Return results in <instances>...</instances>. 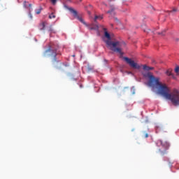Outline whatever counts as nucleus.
<instances>
[{"label": "nucleus", "instance_id": "obj_5", "mask_svg": "<svg viewBox=\"0 0 179 179\" xmlns=\"http://www.w3.org/2000/svg\"><path fill=\"white\" fill-rule=\"evenodd\" d=\"M64 6L65 9H67L68 10H69V12H71V13H73L74 17H77L78 20L83 23V24H85V26H86L87 27L89 26V24H87V23H86L85 20H83V18L78 15V11H76V10L72 8V7L68 6L66 4H64Z\"/></svg>", "mask_w": 179, "mask_h": 179}, {"label": "nucleus", "instance_id": "obj_27", "mask_svg": "<svg viewBox=\"0 0 179 179\" xmlns=\"http://www.w3.org/2000/svg\"><path fill=\"white\" fill-rule=\"evenodd\" d=\"M93 69L88 67V71H92Z\"/></svg>", "mask_w": 179, "mask_h": 179}, {"label": "nucleus", "instance_id": "obj_20", "mask_svg": "<svg viewBox=\"0 0 179 179\" xmlns=\"http://www.w3.org/2000/svg\"><path fill=\"white\" fill-rule=\"evenodd\" d=\"M143 134H144V138H149V134L148 133L144 131Z\"/></svg>", "mask_w": 179, "mask_h": 179}, {"label": "nucleus", "instance_id": "obj_25", "mask_svg": "<svg viewBox=\"0 0 179 179\" xmlns=\"http://www.w3.org/2000/svg\"><path fill=\"white\" fill-rule=\"evenodd\" d=\"M152 69H154L153 67H149V71H152Z\"/></svg>", "mask_w": 179, "mask_h": 179}, {"label": "nucleus", "instance_id": "obj_11", "mask_svg": "<svg viewBox=\"0 0 179 179\" xmlns=\"http://www.w3.org/2000/svg\"><path fill=\"white\" fill-rule=\"evenodd\" d=\"M39 30H44L45 29V22H41L38 25Z\"/></svg>", "mask_w": 179, "mask_h": 179}, {"label": "nucleus", "instance_id": "obj_32", "mask_svg": "<svg viewBox=\"0 0 179 179\" xmlns=\"http://www.w3.org/2000/svg\"><path fill=\"white\" fill-rule=\"evenodd\" d=\"M90 6H92V5H90Z\"/></svg>", "mask_w": 179, "mask_h": 179}, {"label": "nucleus", "instance_id": "obj_17", "mask_svg": "<svg viewBox=\"0 0 179 179\" xmlns=\"http://www.w3.org/2000/svg\"><path fill=\"white\" fill-rule=\"evenodd\" d=\"M43 8H39L38 10H36L35 12L36 13V15H40L41 13V10H42Z\"/></svg>", "mask_w": 179, "mask_h": 179}, {"label": "nucleus", "instance_id": "obj_29", "mask_svg": "<svg viewBox=\"0 0 179 179\" xmlns=\"http://www.w3.org/2000/svg\"><path fill=\"white\" fill-rule=\"evenodd\" d=\"M178 40H179L178 38H176V41H178Z\"/></svg>", "mask_w": 179, "mask_h": 179}, {"label": "nucleus", "instance_id": "obj_21", "mask_svg": "<svg viewBox=\"0 0 179 179\" xmlns=\"http://www.w3.org/2000/svg\"><path fill=\"white\" fill-rule=\"evenodd\" d=\"M52 2V5H55L57 3V0H50Z\"/></svg>", "mask_w": 179, "mask_h": 179}, {"label": "nucleus", "instance_id": "obj_31", "mask_svg": "<svg viewBox=\"0 0 179 179\" xmlns=\"http://www.w3.org/2000/svg\"><path fill=\"white\" fill-rule=\"evenodd\" d=\"M80 2H82V0H80Z\"/></svg>", "mask_w": 179, "mask_h": 179}, {"label": "nucleus", "instance_id": "obj_6", "mask_svg": "<svg viewBox=\"0 0 179 179\" xmlns=\"http://www.w3.org/2000/svg\"><path fill=\"white\" fill-rule=\"evenodd\" d=\"M124 61L131 66V68H134V69H141V66H139L137 63L135 62V61L131 60L129 57H123Z\"/></svg>", "mask_w": 179, "mask_h": 179}, {"label": "nucleus", "instance_id": "obj_14", "mask_svg": "<svg viewBox=\"0 0 179 179\" xmlns=\"http://www.w3.org/2000/svg\"><path fill=\"white\" fill-rule=\"evenodd\" d=\"M157 34H159L161 36H166V29H164V31H162L161 32H157Z\"/></svg>", "mask_w": 179, "mask_h": 179}, {"label": "nucleus", "instance_id": "obj_2", "mask_svg": "<svg viewBox=\"0 0 179 179\" xmlns=\"http://www.w3.org/2000/svg\"><path fill=\"white\" fill-rule=\"evenodd\" d=\"M58 50H59V46L57 43L51 42L48 45V48L43 52V57H50L52 66L56 69H59L62 65L61 53L58 52Z\"/></svg>", "mask_w": 179, "mask_h": 179}, {"label": "nucleus", "instance_id": "obj_26", "mask_svg": "<svg viewBox=\"0 0 179 179\" xmlns=\"http://www.w3.org/2000/svg\"><path fill=\"white\" fill-rule=\"evenodd\" d=\"M80 89H82L83 87V85L80 84Z\"/></svg>", "mask_w": 179, "mask_h": 179}, {"label": "nucleus", "instance_id": "obj_15", "mask_svg": "<svg viewBox=\"0 0 179 179\" xmlns=\"http://www.w3.org/2000/svg\"><path fill=\"white\" fill-rule=\"evenodd\" d=\"M149 68H150V66H147L146 64L143 66V69L144 71H149Z\"/></svg>", "mask_w": 179, "mask_h": 179}, {"label": "nucleus", "instance_id": "obj_9", "mask_svg": "<svg viewBox=\"0 0 179 179\" xmlns=\"http://www.w3.org/2000/svg\"><path fill=\"white\" fill-rule=\"evenodd\" d=\"M172 10L166 11L167 13H169V15H172L174 16L176 15V12H178V8H171Z\"/></svg>", "mask_w": 179, "mask_h": 179}, {"label": "nucleus", "instance_id": "obj_23", "mask_svg": "<svg viewBox=\"0 0 179 179\" xmlns=\"http://www.w3.org/2000/svg\"><path fill=\"white\" fill-rule=\"evenodd\" d=\"M103 61H104V62H105L106 64H108V60L104 59Z\"/></svg>", "mask_w": 179, "mask_h": 179}, {"label": "nucleus", "instance_id": "obj_18", "mask_svg": "<svg viewBox=\"0 0 179 179\" xmlns=\"http://www.w3.org/2000/svg\"><path fill=\"white\" fill-rule=\"evenodd\" d=\"M175 72H176V73H177V75H178V73H179V66H177L176 67Z\"/></svg>", "mask_w": 179, "mask_h": 179}, {"label": "nucleus", "instance_id": "obj_22", "mask_svg": "<svg viewBox=\"0 0 179 179\" xmlns=\"http://www.w3.org/2000/svg\"><path fill=\"white\" fill-rule=\"evenodd\" d=\"M29 17L31 19H33V15H31V11L29 10Z\"/></svg>", "mask_w": 179, "mask_h": 179}, {"label": "nucleus", "instance_id": "obj_7", "mask_svg": "<svg viewBox=\"0 0 179 179\" xmlns=\"http://www.w3.org/2000/svg\"><path fill=\"white\" fill-rule=\"evenodd\" d=\"M110 16H115V7L110 6V9L106 12Z\"/></svg>", "mask_w": 179, "mask_h": 179}, {"label": "nucleus", "instance_id": "obj_8", "mask_svg": "<svg viewBox=\"0 0 179 179\" xmlns=\"http://www.w3.org/2000/svg\"><path fill=\"white\" fill-rule=\"evenodd\" d=\"M172 72H173V69H169L166 71V75H167V76H171L173 79H176V76H174V74Z\"/></svg>", "mask_w": 179, "mask_h": 179}, {"label": "nucleus", "instance_id": "obj_10", "mask_svg": "<svg viewBox=\"0 0 179 179\" xmlns=\"http://www.w3.org/2000/svg\"><path fill=\"white\" fill-rule=\"evenodd\" d=\"M89 30H96V31H99V25H94L92 27L87 26Z\"/></svg>", "mask_w": 179, "mask_h": 179}, {"label": "nucleus", "instance_id": "obj_1", "mask_svg": "<svg viewBox=\"0 0 179 179\" xmlns=\"http://www.w3.org/2000/svg\"><path fill=\"white\" fill-rule=\"evenodd\" d=\"M143 78L148 79L147 85L152 89H157L159 94L170 100L173 106L177 107L179 106V91L173 90L172 93H170V88L167 85L160 82V78L155 77L150 71H147L143 73Z\"/></svg>", "mask_w": 179, "mask_h": 179}, {"label": "nucleus", "instance_id": "obj_19", "mask_svg": "<svg viewBox=\"0 0 179 179\" xmlns=\"http://www.w3.org/2000/svg\"><path fill=\"white\" fill-rule=\"evenodd\" d=\"M48 31H50V33H55V31H54V29H52V27L49 28Z\"/></svg>", "mask_w": 179, "mask_h": 179}, {"label": "nucleus", "instance_id": "obj_28", "mask_svg": "<svg viewBox=\"0 0 179 179\" xmlns=\"http://www.w3.org/2000/svg\"><path fill=\"white\" fill-rule=\"evenodd\" d=\"M68 2H72V0H66Z\"/></svg>", "mask_w": 179, "mask_h": 179}, {"label": "nucleus", "instance_id": "obj_24", "mask_svg": "<svg viewBox=\"0 0 179 179\" xmlns=\"http://www.w3.org/2000/svg\"><path fill=\"white\" fill-rule=\"evenodd\" d=\"M159 128H160L159 127H156V133L157 134V132H159Z\"/></svg>", "mask_w": 179, "mask_h": 179}, {"label": "nucleus", "instance_id": "obj_3", "mask_svg": "<svg viewBox=\"0 0 179 179\" xmlns=\"http://www.w3.org/2000/svg\"><path fill=\"white\" fill-rule=\"evenodd\" d=\"M105 31L104 36L108 40H105V43L108 47H109L110 51H113V52H117L120 54L121 57L124 55V52H122V47H125L127 45V43L125 42L122 41H111V36L108 32H107V28L103 29Z\"/></svg>", "mask_w": 179, "mask_h": 179}, {"label": "nucleus", "instance_id": "obj_4", "mask_svg": "<svg viewBox=\"0 0 179 179\" xmlns=\"http://www.w3.org/2000/svg\"><path fill=\"white\" fill-rule=\"evenodd\" d=\"M156 145L158 148L162 147V148L159 149L161 155H166V152L169 150V148H170V143L167 141H163L162 140H157L156 142Z\"/></svg>", "mask_w": 179, "mask_h": 179}, {"label": "nucleus", "instance_id": "obj_16", "mask_svg": "<svg viewBox=\"0 0 179 179\" xmlns=\"http://www.w3.org/2000/svg\"><path fill=\"white\" fill-rule=\"evenodd\" d=\"M49 19H55V14H54V13H52L49 15Z\"/></svg>", "mask_w": 179, "mask_h": 179}, {"label": "nucleus", "instance_id": "obj_12", "mask_svg": "<svg viewBox=\"0 0 179 179\" xmlns=\"http://www.w3.org/2000/svg\"><path fill=\"white\" fill-rule=\"evenodd\" d=\"M97 19H99V20H102L103 15H95L94 19V23L97 22Z\"/></svg>", "mask_w": 179, "mask_h": 179}, {"label": "nucleus", "instance_id": "obj_30", "mask_svg": "<svg viewBox=\"0 0 179 179\" xmlns=\"http://www.w3.org/2000/svg\"><path fill=\"white\" fill-rule=\"evenodd\" d=\"M115 20H118V18H115Z\"/></svg>", "mask_w": 179, "mask_h": 179}, {"label": "nucleus", "instance_id": "obj_13", "mask_svg": "<svg viewBox=\"0 0 179 179\" xmlns=\"http://www.w3.org/2000/svg\"><path fill=\"white\" fill-rule=\"evenodd\" d=\"M24 6L25 8H31V3H29L27 1H24Z\"/></svg>", "mask_w": 179, "mask_h": 179}]
</instances>
